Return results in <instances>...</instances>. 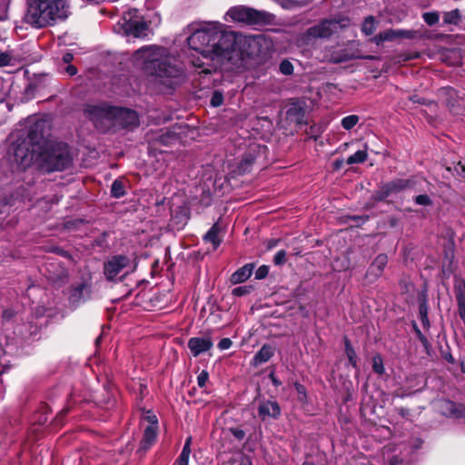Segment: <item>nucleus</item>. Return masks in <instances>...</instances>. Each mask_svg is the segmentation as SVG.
I'll return each mask as SVG.
<instances>
[{"mask_svg":"<svg viewBox=\"0 0 465 465\" xmlns=\"http://www.w3.org/2000/svg\"><path fill=\"white\" fill-rule=\"evenodd\" d=\"M133 63L148 74L166 79L164 83L168 85L179 83L183 76L182 67L178 66L175 58L168 55L163 47H142L134 54Z\"/></svg>","mask_w":465,"mask_h":465,"instance_id":"nucleus-1","label":"nucleus"},{"mask_svg":"<svg viewBox=\"0 0 465 465\" xmlns=\"http://www.w3.org/2000/svg\"><path fill=\"white\" fill-rule=\"evenodd\" d=\"M46 123L44 120L28 118L20 124L19 128L13 134L11 152L15 163L23 169L36 164V158L41 150L44 138V129Z\"/></svg>","mask_w":465,"mask_h":465,"instance_id":"nucleus-2","label":"nucleus"},{"mask_svg":"<svg viewBox=\"0 0 465 465\" xmlns=\"http://www.w3.org/2000/svg\"><path fill=\"white\" fill-rule=\"evenodd\" d=\"M222 25L218 22L205 23L202 27L193 29L187 42L191 49L198 52L203 59L214 60L225 56L228 47L223 46Z\"/></svg>","mask_w":465,"mask_h":465,"instance_id":"nucleus-3","label":"nucleus"},{"mask_svg":"<svg viewBox=\"0 0 465 465\" xmlns=\"http://www.w3.org/2000/svg\"><path fill=\"white\" fill-rule=\"evenodd\" d=\"M68 15L69 5L66 0H28L25 20L35 28H43Z\"/></svg>","mask_w":465,"mask_h":465,"instance_id":"nucleus-4","label":"nucleus"},{"mask_svg":"<svg viewBox=\"0 0 465 465\" xmlns=\"http://www.w3.org/2000/svg\"><path fill=\"white\" fill-rule=\"evenodd\" d=\"M72 163L68 146L64 143L44 140L36 158V165L46 173L63 171Z\"/></svg>","mask_w":465,"mask_h":465,"instance_id":"nucleus-5","label":"nucleus"},{"mask_svg":"<svg viewBox=\"0 0 465 465\" xmlns=\"http://www.w3.org/2000/svg\"><path fill=\"white\" fill-rule=\"evenodd\" d=\"M232 21L244 23L250 25H266L274 23L275 15L246 6H235L226 13Z\"/></svg>","mask_w":465,"mask_h":465,"instance_id":"nucleus-6","label":"nucleus"},{"mask_svg":"<svg viewBox=\"0 0 465 465\" xmlns=\"http://www.w3.org/2000/svg\"><path fill=\"white\" fill-rule=\"evenodd\" d=\"M135 268L134 262L127 255H114L104 264V273L108 281H122Z\"/></svg>","mask_w":465,"mask_h":465,"instance_id":"nucleus-7","label":"nucleus"},{"mask_svg":"<svg viewBox=\"0 0 465 465\" xmlns=\"http://www.w3.org/2000/svg\"><path fill=\"white\" fill-rule=\"evenodd\" d=\"M115 106L105 104H88L84 110L86 116L94 124L96 128L106 130L114 125Z\"/></svg>","mask_w":465,"mask_h":465,"instance_id":"nucleus-8","label":"nucleus"},{"mask_svg":"<svg viewBox=\"0 0 465 465\" xmlns=\"http://www.w3.org/2000/svg\"><path fill=\"white\" fill-rule=\"evenodd\" d=\"M413 186V183L410 179H395L391 182L381 183L375 192L374 199L376 201H383L386 198L396 195Z\"/></svg>","mask_w":465,"mask_h":465,"instance_id":"nucleus-9","label":"nucleus"},{"mask_svg":"<svg viewBox=\"0 0 465 465\" xmlns=\"http://www.w3.org/2000/svg\"><path fill=\"white\" fill-rule=\"evenodd\" d=\"M148 425L143 430V438L140 441L137 452L144 455L145 452L154 444L158 435V419L153 414H148L144 417Z\"/></svg>","mask_w":465,"mask_h":465,"instance_id":"nucleus-10","label":"nucleus"},{"mask_svg":"<svg viewBox=\"0 0 465 465\" xmlns=\"http://www.w3.org/2000/svg\"><path fill=\"white\" fill-rule=\"evenodd\" d=\"M348 21L341 20H324L321 24L308 29L307 36L309 38H326L331 36L338 29L347 25Z\"/></svg>","mask_w":465,"mask_h":465,"instance_id":"nucleus-11","label":"nucleus"},{"mask_svg":"<svg viewBox=\"0 0 465 465\" xmlns=\"http://www.w3.org/2000/svg\"><path fill=\"white\" fill-rule=\"evenodd\" d=\"M124 20L126 32L135 37H143L146 35L148 26L143 21L140 20L137 9H130L124 13Z\"/></svg>","mask_w":465,"mask_h":465,"instance_id":"nucleus-12","label":"nucleus"},{"mask_svg":"<svg viewBox=\"0 0 465 465\" xmlns=\"http://www.w3.org/2000/svg\"><path fill=\"white\" fill-rule=\"evenodd\" d=\"M139 124L137 114L130 109L115 107L114 115V125H121L123 127L136 126Z\"/></svg>","mask_w":465,"mask_h":465,"instance_id":"nucleus-13","label":"nucleus"},{"mask_svg":"<svg viewBox=\"0 0 465 465\" xmlns=\"http://www.w3.org/2000/svg\"><path fill=\"white\" fill-rule=\"evenodd\" d=\"M213 346L211 336L193 337L188 341V348L193 357L208 351Z\"/></svg>","mask_w":465,"mask_h":465,"instance_id":"nucleus-14","label":"nucleus"},{"mask_svg":"<svg viewBox=\"0 0 465 465\" xmlns=\"http://www.w3.org/2000/svg\"><path fill=\"white\" fill-rule=\"evenodd\" d=\"M258 413L262 420L266 418L276 419L281 414V408L276 401H267L260 404Z\"/></svg>","mask_w":465,"mask_h":465,"instance_id":"nucleus-15","label":"nucleus"},{"mask_svg":"<svg viewBox=\"0 0 465 465\" xmlns=\"http://www.w3.org/2000/svg\"><path fill=\"white\" fill-rule=\"evenodd\" d=\"M388 263V256L384 253H381L376 256L374 261L370 265L367 274L379 278L381 276L386 265Z\"/></svg>","mask_w":465,"mask_h":465,"instance_id":"nucleus-16","label":"nucleus"},{"mask_svg":"<svg viewBox=\"0 0 465 465\" xmlns=\"http://www.w3.org/2000/svg\"><path fill=\"white\" fill-rule=\"evenodd\" d=\"M253 270V264L252 263H247L238 269L235 272H233L231 276V282L233 284L241 283L248 280Z\"/></svg>","mask_w":465,"mask_h":465,"instance_id":"nucleus-17","label":"nucleus"},{"mask_svg":"<svg viewBox=\"0 0 465 465\" xmlns=\"http://www.w3.org/2000/svg\"><path fill=\"white\" fill-rule=\"evenodd\" d=\"M273 349L270 345H263L253 357V364L255 366L268 361L273 355Z\"/></svg>","mask_w":465,"mask_h":465,"instance_id":"nucleus-18","label":"nucleus"},{"mask_svg":"<svg viewBox=\"0 0 465 465\" xmlns=\"http://www.w3.org/2000/svg\"><path fill=\"white\" fill-rule=\"evenodd\" d=\"M219 232L220 227L217 223H214L203 237L206 242L212 243L213 250H216L222 242Z\"/></svg>","mask_w":465,"mask_h":465,"instance_id":"nucleus-19","label":"nucleus"},{"mask_svg":"<svg viewBox=\"0 0 465 465\" xmlns=\"http://www.w3.org/2000/svg\"><path fill=\"white\" fill-rule=\"evenodd\" d=\"M405 36V33L403 31H395V30H386L382 33H380L374 37V41L377 45H380L381 43H383L385 41H391L397 37H402Z\"/></svg>","mask_w":465,"mask_h":465,"instance_id":"nucleus-20","label":"nucleus"},{"mask_svg":"<svg viewBox=\"0 0 465 465\" xmlns=\"http://www.w3.org/2000/svg\"><path fill=\"white\" fill-rule=\"evenodd\" d=\"M367 156H368L367 146L365 145L364 150H359L355 153H353L352 155L348 157L347 163L350 165L356 164V163H361L366 161Z\"/></svg>","mask_w":465,"mask_h":465,"instance_id":"nucleus-21","label":"nucleus"},{"mask_svg":"<svg viewBox=\"0 0 465 465\" xmlns=\"http://www.w3.org/2000/svg\"><path fill=\"white\" fill-rule=\"evenodd\" d=\"M376 29V23H375V20L372 16H369L367 17L363 24H362V26H361V31L366 35H371L373 34V32L375 31Z\"/></svg>","mask_w":465,"mask_h":465,"instance_id":"nucleus-22","label":"nucleus"},{"mask_svg":"<svg viewBox=\"0 0 465 465\" xmlns=\"http://www.w3.org/2000/svg\"><path fill=\"white\" fill-rule=\"evenodd\" d=\"M111 193L115 198H120L124 196L125 191L123 182H121L120 180L114 181L111 187Z\"/></svg>","mask_w":465,"mask_h":465,"instance_id":"nucleus-23","label":"nucleus"},{"mask_svg":"<svg viewBox=\"0 0 465 465\" xmlns=\"http://www.w3.org/2000/svg\"><path fill=\"white\" fill-rule=\"evenodd\" d=\"M360 118L356 114L348 115L341 120V126L345 130L352 129L359 122Z\"/></svg>","mask_w":465,"mask_h":465,"instance_id":"nucleus-24","label":"nucleus"},{"mask_svg":"<svg viewBox=\"0 0 465 465\" xmlns=\"http://www.w3.org/2000/svg\"><path fill=\"white\" fill-rule=\"evenodd\" d=\"M460 18V13L458 9L447 12L444 14L443 21L445 24L456 25Z\"/></svg>","mask_w":465,"mask_h":465,"instance_id":"nucleus-25","label":"nucleus"},{"mask_svg":"<svg viewBox=\"0 0 465 465\" xmlns=\"http://www.w3.org/2000/svg\"><path fill=\"white\" fill-rule=\"evenodd\" d=\"M284 9H294L301 6V3L297 0H272Z\"/></svg>","mask_w":465,"mask_h":465,"instance_id":"nucleus-26","label":"nucleus"},{"mask_svg":"<svg viewBox=\"0 0 465 465\" xmlns=\"http://www.w3.org/2000/svg\"><path fill=\"white\" fill-rule=\"evenodd\" d=\"M223 103V94L220 91H214L211 98V105L218 107Z\"/></svg>","mask_w":465,"mask_h":465,"instance_id":"nucleus-27","label":"nucleus"},{"mask_svg":"<svg viewBox=\"0 0 465 465\" xmlns=\"http://www.w3.org/2000/svg\"><path fill=\"white\" fill-rule=\"evenodd\" d=\"M346 354H347L350 364H351V366L353 368H356L357 367L356 353L349 343H346Z\"/></svg>","mask_w":465,"mask_h":465,"instance_id":"nucleus-28","label":"nucleus"},{"mask_svg":"<svg viewBox=\"0 0 465 465\" xmlns=\"http://www.w3.org/2000/svg\"><path fill=\"white\" fill-rule=\"evenodd\" d=\"M372 369L375 372L381 374L384 371L382 360L380 356H375L372 359Z\"/></svg>","mask_w":465,"mask_h":465,"instance_id":"nucleus-29","label":"nucleus"},{"mask_svg":"<svg viewBox=\"0 0 465 465\" xmlns=\"http://www.w3.org/2000/svg\"><path fill=\"white\" fill-rule=\"evenodd\" d=\"M280 71L285 75H290L293 72V66L291 62L284 60L280 64Z\"/></svg>","mask_w":465,"mask_h":465,"instance_id":"nucleus-30","label":"nucleus"},{"mask_svg":"<svg viewBox=\"0 0 465 465\" xmlns=\"http://www.w3.org/2000/svg\"><path fill=\"white\" fill-rule=\"evenodd\" d=\"M423 19L429 25H433L439 22V15L437 13H425Z\"/></svg>","mask_w":465,"mask_h":465,"instance_id":"nucleus-31","label":"nucleus"},{"mask_svg":"<svg viewBox=\"0 0 465 465\" xmlns=\"http://www.w3.org/2000/svg\"><path fill=\"white\" fill-rule=\"evenodd\" d=\"M209 380V373L207 371H202L197 376V384L200 388H203Z\"/></svg>","mask_w":465,"mask_h":465,"instance_id":"nucleus-32","label":"nucleus"},{"mask_svg":"<svg viewBox=\"0 0 465 465\" xmlns=\"http://www.w3.org/2000/svg\"><path fill=\"white\" fill-rule=\"evenodd\" d=\"M415 203L419 205L428 206L431 204L430 198L426 194H420L415 197L414 199Z\"/></svg>","mask_w":465,"mask_h":465,"instance_id":"nucleus-33","label":"nucleus"},{"mask_svg":"<svg viewBox=\"0 0 465 465\" xmlns=\"http://www.w3.org/2000/svg\"><path fill=\"white\" fill-rule=\"evenodd\" d=\"M286 261V252L283 250L278 251L274 255L273 262L276 265L283 264Z\"/></svg>","mask_w":465,"mask_h":465,"instance_id":"nucleus-34","label":"nucleus"},{"mask_svg":"<svg viewBox=\"0 0 465 465\" xmlns=\"http://www.w3.org/2000/svg\"><path fill=\"white\" fill-rule=\"evenodd\" d=\"M269 273V267L267 265L260 266L255 272V278L258 280L264 279Z\"/></svg>","mask_w":465,"mask_h":465,"instance_id":"nucleus-35","label":"nucleus"},{"mask_svg":"<svg viewBox=\"0 0 465 465\" xmlns=\"http://www.w3.org/2000/svg\"><path fill=\"white\" fill-rule=\"evenodd\" d=\"M295 389L298 393V400L302 402L306 401V390L303 385L300 383H295Z\"/></svg>","mask_w":465,"mask_h":465,"instance_id":"nucleus-36","label":"nucleus"},{"mask_svg":"<svg viewBox=\"0 0 465 465\" xmlns=\"http://www.w3.org/2000/svg\"><path fill=\"white\" fill-rule=\"evenodd\" d=\"M11 61L12 56L9 53L0 51V67L10 64Z\"/></svg>","mask_w":465,"mask_h":465,"instance_id":"nucleus-37","label":"nucleus"},{"mask_svg":"<svg viewBox=\"0 0 465 465\" xmlns=\"http://www.w3.org/2000/svg\"><path fill=\"white\" fill-rule=\"evenodd\" d=\"M252 163V160H250V157H246L245 159H243L240 164H239V171L240 173H245L249 170L250 168V164Z\"/></svg>","mask_w":465,"mask_h":465,"instance_id":"nucleus-38","label":"nucleus"},{"mask_svg":"<svg viewBox=\"0 0 465 465\" xmlns=\"http://www.w3.org/2000/svg\"><path fill=\"white\" fill-rule=\"evenodd\" d=\"M190 454L181 452L175 461V465H188Z\"/></svg>","mask_w":465,"mask_h":465,"instance_id":"nucleus-39","label":"nucleus"},{"mask_svg":"<svg viewBox=\"0 0 465 465\" xmlns=\"http://www.w3.org/2000/svg\"><path fill=\"white\" fill-rule=\"evenodd\" d=\"M232 344V342L229 338H223L219 341L218 348L222 351L228 350Z\"/></svg>","mask_w":465,"mask_h":465,"instance_id":"nucleus-40","label":"nucleus"},{"mask_svg":"<svg viewBox=\"0 0 465 465\" xmlns=\"http://www.w3.org/2000/svg\"><path fill=\"white\" fill-rule=\"evenodd\" d=\"M249 292V288L247 286H240L236 287L232 290V294L234 296H242Z\"/></svg>","mask_w":465,"mask_h":465,"instance_id":"nucleus-41","label":"nucleus"},{"mask_svg":"<svg viewBox=\"0 0 465 465\" xmlns=\"http://www.w3.org/2000/svg\"><path fill=\"white\" fill-rule=\"evenodd\" d=\"M420 314L423 324H428L429 320L427 317V308L424 304H421L420 306Z\"/></svg>","mask_w":465,"mask_h":465,"instance_id":"nucleus-42","label":"nucleus"},{"mask_svg":"<svg viewBox=\"0 0 465 465\" xmlns=\"http://www.w3.org/2000/svg\"><path fill=\"white\" fill-rule=\"evenodd\" d=\"M192 63L193 64V65H194L195 67L203 68V73H209V72H210V70H209V69H205V68H203V66H204L205 63H204V62H203V61L201 60V58H200V57H198L196 61H195V60H192Z\"/></svg>","mask_w":465,"mask_h":465,"instance_id":"nucleus-43","label":"nucleus"},{"mask_svg":"<svg viewBox=\"0 0 465 465\" xmlns=\"http://www.w3.org/2000/svg\"><path fill=\"white\" fill-rule=\"evenodd\" d=\"M192 437H188L185 440L182 452L191 454Z\"/></svg>","mask_w":465,"mask_h":465,"instance_id":"nucleus-44","label":"nucleus"},{"mask_svg":"<svg viewBox=\"0 0 465 465\" xmlns=\"http://www.w3.org/2000/svg\"><path fill=\"white\" fill-rule=\"evenodd\" d=\"M232 435L238 440H242L245 436V432L242 430L233 429L232 430Z\"/></svg>","mask_w":465,"mask_h":465,"instance_id":"nucleus-45","label":"nucleus"},{"mask_svg":"<svg viewBox=\"0 0 465 465\" xmlns=\"http://www.w3.org/2000/svg\"><path fill=\"white\" fill-rule=\"evenodd\" d=\"M65 72H66L69 75H74V74L77 73V70H76L75 66L71 65V64H68V65L65 67Z\"/></svg>","mask_w":465,"mask_h":465,"instance_id":"nucleus-46","label":"nucleus"},{"mask_svg":"<svg viewBox=\"0 0 465 465\" xmlns=\"http://www.w3.org/2000/svg\"><path fill=\"white\" fill-rule=\"evenodd\" d=\"M72 60L73 54L70 53H67L63 56V61L64 62V64H69Z\"/></svg>","mask_w":465,"mask_h":465,"instance_id":"nucleus-47","label":"nucleus"},{"mask_svg":"<svg viewBox=\"0 0 465 465\" xmlns=\"http://www.w3.org/2000/svg\"><path fill=\"white\" fill-rule=\"evenodd\" d=\"M456 171L460 175L465 176V165L459 163L458 167L456 168Z\"/></svg>","mask_w":465,"mask_h":465,"instance_id":"nucleus-48","label":"nucleus"},{"mask_svg":"<svg viewBox=\"0 0 465 465\" xmlns=\"http://www.w3.org/2000/svg\"><path fill=\"white\" fill-rule=\"evenodd\" d=\"M84 289V284L79 285L77 288H75L74 290V293L71 295V297L73 298L76 294L81 293Z\"/></svg>","mask_w":465,"mask_h":465,"instance_id":"nucleus-49","label":"nucleus"},{"mask_svg":"<svg viewBox=\"0 0 465 465\" xmlns=\"http://www.w3.org/2000/svg\"><path fill=\"white\" fill-rule=\"evenodd\" d=\"M278 242H279V240H271V241L268 242L267 248L268 249H272L275 246H277Z\"/></svg>","mask_w":465,"mask_h":465,"instance_id":"nucleus-50","label":"nucleus"},{"mask_svg":"<svg viewBox=\"0 0 465 465\" xmlns=\"http://www.w3.org/2000/svg\"><path fill=\"white\" fill-rule=\"evenodd\" d=\"M333 164H334V168L335 169H340L342 166V164H343V160L342 159H337V160H335Z\"/></svg>","mask_w":465,"mask_h":465,"instance_id":"nucleus-51","label":"nucleus"},{"mask_svg":"<svg viewBox=\"0 0 465 465\" xmlns=\"http://www.w3.org/2000/svg\"><path fill=\"white\" fill-rule=\"evenodd\" d=\"M459 314L460 318L465 322V306L459 307Z\"/></svg>","mask_w":465,"mask_h":465,"instance_id":"nucleus-52","label":"nucleus"},{"mask_svg":"<svg viewBox=\"0 0 465 465\" xmlns=\"http://www.w3.org/2000/svg\"><path fill=\"white\" fill-rule=\"evenodd\" d=\"M271 379H272V383L275 385V386H278L280 385V381L273 376V374H271Z\"/></svg>","mask_w":465,"mask_h":465,"instance_id":"nucleus-53","label":"nucleus"},{"mask_svg":"<svg viewBox=\"0 0 465 465\" xmlns=\"http://www.w3.org/2000/svg\"><path fill=\"white\" fill-rule=\"evenodd\" d=\"M442 92L449 94V93H454V90L452 88H443Z\"/></svg>","mask_w":465,"mask_h":465,"instance_id":"nucleus-54","label":"nucleus"},{"mask_svg":"<svg viewBox=\"0 0 465 465\" xmlns=\"http://www.w3.org/2000/svg\"><path fill=\"white\" fill-rule=\"evenodd\" d=\"M447 404L449 406V409L452 411L454 408V403L451 401H448Z\"/></svg>","mask_w":465,"mask_h":465,"instance_id":"nucleus-55","label":"nucleus"},{"mask_svg":"<svg viewBox=\"0 0 465 465\" xmlns=\"http://www.w3.org/2000/svg\"><path fill=\"white\" fill-rule=\"evenodd\" d=\"M302 465H312L311 462L305 461Z\"/></svg>","mask_w":465,"mask_h":465,"instance_id":"nucleus-56","label":"nucleus"},{"mask_svg":"<svg viewBox=\"0 0 465 465\" xmlns=\"http://www.w3.org/2000/svg\"><path fill=\"white\" fill-rule=\"evenodd\" d=\"M464 30H465V26H464Z\"/></svg>","mask_w":465,"mask_h":465,"instance_id":"nucleus-57","label":"nucleus"}]
</instances>
